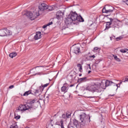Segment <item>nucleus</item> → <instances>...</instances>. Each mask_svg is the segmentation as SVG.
I'll return each instance as SVG.
<instances>
[{"mask_svg":"<svg viewBox=\"0 0 128 128\" xmlns=\"http://www.w3.org/2000/svg\"><path fill=\"white\" fill-rule=\"evenodd\" d=\"M106 90L104 87V80L100 83H93L91 85L84 88L83 89L84 92L88 90V92H102V90Z\"/></svg>","mask_w":128,"mask_h":128,"instance_id":"1","label":"nucleus"},{"mask_svg":"<svg viewBox=\"0 0 128 128\" xmlns=\"http://www.w3.org/2000/svg\"><path fill=\"white\" fill-rule=\"evenodd\" d=\"M78 118L80 120V126L83 128L90 122V117L89 115L86 114L84 112L81 113L78 115Z\"/></svg>","mask_w":128,"mask_h":128,"instance_id":"2","label":"nucleus"},{"mask_svg":"<svg viewBox=\"0 0 128 128\" xmlns=\"http://www.w3.org/2000/svg\"><path fill=\"white\" fill-rule=\"evenodd\" d=\"M68 16L74 22H84V18L81 16H78V14L76 12H71Z\"/></svg>","mask_w":128,"mask_h":128,"instance_id":"3","label":"nucleus"},{"mask_svg":"<svg viewBox=\"0 0 128 128\" xmlns=\"http://www.w3.org/2000/svg\"><path fill=\"white\" fill-rule=\"evenodd\" d=\"M25 106L27 110H30V108L36 109L38 108V103H36V100H30Z\"/></svg>","mask_w":128,"mask_h":128,"instance_id":"4","label":"nucleus"},{"mask_svg":"<svg viewBox=\"0 0 128 128\" xmlns=\"http://www.w3.org/2000/svg\"><path fill=\"white\" fill-rule=\"evenodd\" d=\"M39 10H38V14L36 13V16H38L40 14H42L44 10H48V5L44 3H40L38 6Z\"/></svg>","mask_w":128,"mask_h":128,"instance_id":"5","label":"nucleus"},{"mask_svg":"<svg viewBox=\"0 0 128 128\" xmlns=\"http://www.w3.org/2000/svg\"><path fill=\"white\" fill-rule=\"evenodd\" d=\"M24 110H28V108L25 105H22L19 106L15 111V116H18V114H22Z\"/></svg>","mask_w":128,"mask_h":128,"instance_id":"6","label":"nucleus"},{"mask_svg":"<svg viewBox=\"0 0 128 128\" xmlns=\"http://www.w3.org/2000/svg\"><path fill=\"white\" fill-rule=\"evenodd\" d=\"M122 84V82H120L119 84H116L112 81L106 80L105 82V86L106 87V86H116V88H116V90H118V88L120 86V84Z\"/></svg>","mask_w":128,"mask_h":128,"instance_id":"7","label":"nucleus"},{"mask_svg":"<svg viewBox=\"0 0 128 128\" xmlns=\"http://www.w3.org/2000/svg\"><path fill=\"white\" fill-rule=\"evenodd\" d=\"M114 10V8L110 6L106 5L102 9V12L105 14H112Z\"/></svg>","mask_w":128,"mask_h":128,"instance_id":"8","label":"nucleus"},{"mask_svg":"<svg viewBox=\"0 0 128 128\" xmlns=\"http://www.w3.org/2000/svg\"><path fill=\"white\" fill-rule=\"evenodd\" d=\"M68 84L65 83L64 84L63 86L61 88V90L62 92H68Z\"/></svg>","mask_w":128,"mask_h":128,"instance_id":"9","label":"nucleus"},{"mask_svg":"<svg viewBox=\"0 0 128 128\" xmlns=\"http://www.w3.org/2000/svg\"><path fill=\"white\" fill-rule=\"evenodd\" d=\"M65 23L66 24H76V22H74L68 16L67 18H66L65 20Z\"/></svg>","mask_w":128,"mask_h":128,"instance_id":"10","label":"nucleus"},{"mask_svg":"<svg viewBox=\"0 0 128 128\" xmlns=\"http://www.w3.org/2000/svg\"><path fill=\"white\" fill-rule=\"evenodd\" d=\"M110 22H106V27L105 30H108V28H112V22H114V20L112 18H110Z\"/></svg>","mask_w":128,"mask_h":128,"instance_id":"11","label":"nucleus"},{"mask_svg":"<svg viewBox=\"0 0 128 128\" xmlns=\"http://www.w3.org/2000/svg\"><path fill=\"white\" fill-rule=\"evenodd\" d=\"M42 38V32H36L35 36H34V38L36 40H40V38Z\"/></svg>","mask_w":128,"mask_h":128,"instance_id":"12","label":"nucleus"},{"mask_svg":"<svg viewBox=\"0 0 128 128\" xmlns=\"http://www.w3.org/2000/svg\"><path fill=\"white\" fill-rule=\"evenodd\" d=\"M24 16H28V18H30V20H32V12H26L24 14Z\"/></svg>","mask_w":128,"mask_h":128,"instance_id":"13","label":"nucleus"},{"mask_svg":"<svg viewBox=\"0 0 128 128\" xmlns=\"http://www.w3.org/2000/svg\"><path fill=\"white\" fill-rule=\"evenodd\" d=\"M64 16V13L62 11H58L56 14V18L58 20H60Z\"/></svg>","mask_w":128,"mask_h":128,"instance_id":"14","label":"nucleus"},{"mask_svg":"<svg viewBox=\"0 0 128 128\" xmlns=\"http://www.w3.org/2000/svg\"><path fill=\"white\" fill-rule=\"evenodd\" d=\"M72 52L76 54H79L80 52V47L78 46L74 47L72 50Z\"/></svg>","mask_w":128,"mask_h":128,"instance_id":"15","label":"nucleus"},{"mask_svg":"<svg viewBox=\"0 0 128 128\" xmlns=\"http://www.w3.org/2000/svg\"><path fill=\"white\" fill-rule=\"evenodd\" d=\"M73 124L76 128H78V126H80V124H78V121L74 119L73 120Z\"/></svg>","mask_w":128,"mask_h":128,"instance_id":"16","label":"nucleus"},{"mask_svg":"<svg viewBox=\"0 0 128 128\" xmlns=\"http://www.w3.org/2000/svg\"><path fill=\"white\" fill-rule=\"evenodd\" d=\"M4 29V30H6L5 32L6 36H10L11 34H12V31L6 28H5Z\"/></svg>","mask_w":128,"mask_h":128,"instance_id":"17","label":"nucleus"},{"mask_svg":"<svg viewBox=\"0 0 128 128\" xmlns=\"http://www.w3.org/2000/svg\"><path fill=\"white\" fill-rule=\"evenodd\" d=\"M6 30L4 28L2 30H0V36H6Z\"/></svg>","mask_w":128,"mask_h":128,"instance_id":"18","label":"nucleus"},{"mask_svg":"<svg viewBox=\"0 0 128 128\" xmlns=\"http://www.w3.org/2000/svg\"><path fill=\"white\" fill-rule=\"evenodd\" d=\"M32 94V90H30L26 92L23 96H28V94Z\"/></svg>","mask_w":128,"mask_h":128,"instance_id":"19","label":"nucleus"},{"mask_svg":"<svg viewBox=\"0 0 128 128\" xmlns=\"http://www.w3.org/2000/svg\"><path fill=\"white\" fill-rule=\"evenodd\" d=\"M77 67L78 68L79 72H82V64H78Z\"/></svg>","mask_w":128,"mask_h":128,"instance_id":"20","label":"nucleus"},{"mask_svg":"<svg viewBox=\"0 0 128 128\" xmlns=\"http://www.w3.org/2000/svg\"><path fill=\"white\" fill-rule=\"evenodd\" d=\"M16 54H17L16 52H13L10 53L9 54V56L10 58H14V56H16Z\"/></svg>","mask_w":128,"mask_h":128,"instance_id":"21","label":"nucleus"},{"mask_svg":"<svg viewBox=\"0 0 128 128\" xmlns=\"http://www.w3.org/2000/svg\"><path fill=\"white\" fill-rule=\"evenodd\" d=\"M20 28L16 29L14 30L13 34H18L20 32Z\"/></svg>","mask_w":128,"mask_h":128,"instance_id":"22","label":"nucleus"},{"mask_svg":"<svg viewBox=\"0 0 128 128\" xmlns=\"http://www.w3.org/2000/svg\"><path fill=\"white\" fill-rule=\"evenodd\" d=\"M10 128H18V126L16 123H15L11 125Z\"/></svg>","mask_w":128,"mask_h":128,"instance_id":"23","label":"nucleus"},{"mask_svg":"<svg viewBox=\"0 0 128 128\" xmlns=\"http://www.w3.org/2000/svg\"><path fill=\"white\" fill-rule=\"evenodd\" d=\"M49 12H52V10H54V8L52 6H48L47 5V9Z\"/></svg>","mask_w":128,"mask_h":128,"instance_id":"24","label":"nucleus"},{"mask_svg":"<svg viewBox=\"0 0 128 128\" xmlns=\"http://www.w3.org/2000/svg\"><path fill=\"white\" fill-rule=\"evenodd\" d=\"M86 78L84 77L82 78H80L78 80V82H84V80H86Z\"/></svg>","mask_w":128,"mask_h":128,"instance_id":"25","label":"nucleus"},{"mask_svg":"<svg viewBox=\"0 0 128 128\" xmlns=\"http://www.w3.org/2000/svg\"><path fill=\"white\" fill-rule=\"evenodd\" d=\"M113 57L114 58V60H116L117 62H120V59L118 58V56L116 55H113Z\"/></svg>","mask_w":128,"mask_h":128,"instance_id":"26","label":"nucleus"},{"mask_svg":"<svg viewBox=\"0 0 128 128\" xmlns=\"http://www.w3.org/2000/svg\"><path fill=\"white\" fill-rule=\"evenodd\" d=\"M14 118L16 120H20V116L19 114L16 115V113H14Z\"/></svg>","mask_w":128,"mask_h":128,"instance_id":"27","label":"nucleus"},{"mask_svg":"<svg viewBox=\"0 0 128 128\" xmlns=\"http://www.w3.org/2000/svg\"><path fill=\"white\" fill-rule=\"evenodd\" d=\"M52 126H54V125L51 122H50L47 126L46 128H52Z\"/></svg>","mask_w":128,"mask_h":128,"instance_id":"28","label":"nucleus"},{"mask_svg":"<svg viewBox=\"0 0 128 128\" xmlns=\"http://www.w3.org/2000/svg\"><path fill=\"white\" fill-rule=\"evenodd\" d=\"M128 50L126 48L124 49V50H120V52L123 54H124V52H128Z\"/></svg>","mask_w":128,"mask_h":128,"instance_id":"29","label":"nucleus"},{"mask_svg":"<svg viewBox=\"0 0 128 128\" xmlns=\"http://www.w3.org/2000/svg\"><path fill=\"white\" fill-rule=\"evenodd\" d=\"M123 38L124 37L122 36H120L119 37H118L116 38V40H117V42H118V40H120Z\"/></svg>","mask_w":128,"mask_h":128,"instance_id":"30","label":"nucleus"},{"mask_svg":"<svg viewBox=\"0 0 128 128\" xmlns=\"http://www.w3.org/2000/svg\"><path fill=\"white\" fill-rule=\"evenodd\" d=\"M44 87L43 86H40V92H42L44 90Z\"/></svg>","mask_w":128,"mask_h":128,"instance_id":"31","label":"nucleus"},{"mask_svg":"<svg viewBox=\"0 0 128 128\" xmlns=\"http://www.w3.org/2000/svg\"><path fill=\"white\" fill-rule=\"evenodd\" d=\"M66 116L67 118H70V112L66 113Z\"/></svg>","mask_w":128,"mask_h":128,"instance_id":"32","label":"nucleus"},{"mask_svg":"<svg viewBox=\"0 0 128 128\" xmlns=\"http://www.w3.org/2000/svg\"><path fill=\"white\" fill-rule=\"evenodd\" d=\"M62 118H64V120H66L67 118L66 115V114H62Z\"/></svg>","mask_w":128,"mask_h":128,"instance_id":"33","label":"nucleus"},{"mask_svg":"<svg viewBox=\"0 0 128 128\" xmlns=\"http://www.w3.org/2000/svg\"><path fill=\"white\" fill-rule=\"evenodd\" d=\"M122 2H124L125 4H127V6H128V0H123Z\"/></svg>","mask_w":128,"mask_h":128,"instance_id":"34","label":"nucleus"},{"mask_svg":"<svg viewBox=\"0 0 128 128\" xmlns=\"http://www.w3.org/2000/svg\"><path fill=\"white\" fill-rule=\"evenodd\" d=\"M44 102H48V96L46 97V98L44 100Z\"/></svg>","mask_w":128,"mask_h":128,"instance_id":"35","label":"nucleus"},{"mask_svg":"<svg viewBox=\"0 0 128 128\" xmlns=\"http://www.w3.org/2000/svg\"><path fill=\"white\" fill-rule=\"evenodd\" d=\"M48 84H50V83H47V84H45L44 86H43L44 88H46V86H48Z\"/></svg>","mask_w":128,"mask_h":128,"instance_id":"36","label":"nucleus"},{"mask_svg":"<svg viewBox=\"0 0 128 128\" xmlns=\"http://www.w3.org/2000/svg\"><path fill=\"white\" fill-rule=\"evenodd\" d=\"M60 124H61V126H64V121H62V120H60Z\"/></svg>","mask_w":128,"mask_h":128,"instance_id":"37","label":"nucleus"},{"mask_svg":"<svg viewBox=\"0 0 128 128\" xmlns=\"http://www.w3.org/2000/svg\"><path fill=\"white\" fill-rule=\"evenodd\" d=\"M14 88V85H12L10 86H9V88Z\"/></svg>","mask_w":128,"mask_h":128,"instance_id":"38","label":"nucleus"},{"mask_svg":"<svg viewBox=\"0 0 128 128\" xmlns=\"http://www.w3.org/2000/svg\"><path fill=\"white\" fill-rule=\"evenodd\" d=\"M100 50V48L98 47L94 48V50Z\"/></svg>","mask_w":128,"mask_h":128,"instance_id":"39","label":"nucleus"},{"mask_svg":"<svg viewBox=\"0 0 128 128\" xmlns=\"http://www.w3.org/2000/svg\"><path fill=\"white\" fill-rule=\"evenodd\" d=\"M111 26V28H116V26L115 24H114V23H112V24Z\"/></svg>","mask_w":128,"mask_h":128,"instance_id":"40","label":"nucleus"},{"mask_svg":"<svg viewBox=\"0 0 128 128\" xmlns=\"http://www.w3.org/2000/svg\"><path fill=\"white\" fill-rule=\"evenodd\" d=\"M52 24V22H50L49 23H48L47 24V26H50V24Z\"/></svg>","mask_w":128,"mask_h":128,"instance_id":"41","label":"nucleus"},{"mask_svg":"<svg viewBox=\"0 0 128 128\" xmlns=\"http://www.w3.org/2000/svg\"><path fill=\"white\" fill-rule=\"evenodd\" d=\"M88 66L89 68V70H92V68L90 67V64H88Z\"/></svg>","mask_w":128,"mask_h":128,"instance_id":"42","label":"nucleus"},{"mask_svg":"<svg viewBox=\"0 0 128 128\" xmlns=\"http://www.w3.org/2000/svg\"><path fill=\"white\" fill-rule=\"evenodd\" d=\"M46 26H48V24H46V25H44V26H43V28H46Z\"/></svg>","mask_w":128,"mask_h":128,"instance_id":"43","label":"nucleus"},{"mask_svg":"<svg viewBox=\"0 0 128 128\" xmlns=\"http://www.w3.org/2000/svg\"><path fill=\"white\" fill-rule=\"evenodd\" d=\"M128 82V78H125V80L124 81V82Z\"/></svg>","mask_w":128,"mask_h":128,"instance_id":"44","label":"nucleus"},{"mask_svg":"<svg viewBox=\"0 0 128 128\" xmlns=\"http://www.w3.org/2000/svg\"><path fill=\"white\" fill-rule=\"evenodd\" d=\"M90 58H96V56L93 55L90 56Z\"/></svg>","mask_w":128,"mask_h":128,"instance_id":"45","label":"nucleus"},{"mask_svg":"<svg viewBox=\"0 0 128 128\" xmlns=\"http://www.w3.org/2000/svg\"><path fill=\"white\" fill-rule=\"evenodd\" d=\"M89 98H94V96H89L88 97Z\"/></svg>","mask_w":128,"mask_h":128,"instance_id":"46","label":"nucleus"},{"mask_svg":"<svg viewBox=\"0 0 128 128\" xmlns=\"http://www.w3.org/2000/svg\"><path fill=\"white\" fill-rule=\"evenodd\" d=\"M74 86V84L70 85V88H72V86Z\"/></svg>","mask_w":128,"mask_h":128,"instance_id":"47","label":"nucleus"},{"mask_svg":"<svg viewBox=\"0 0 128 128\" xmlns=\"http://www.w3.org/2000/svg\"><path fill=\"white\" fill-rule=\"evenodd\" d=\"M90 72H92V71H91V70H89V71L88 72V74H90Z\"/></svg>","mask_w":128,"mask_h":128,"instance_id":"48","label":"nucleus"},{"mask_svg":"<svg viewBox=\"0 0 128 128\" xmlns=\"http://www.w3.org/2000/svg\"><path fill=\"white\" fill-rule=\"evenodd\" d=\"M61 128H64V125L61 126Z\"/></svg>","mask_w":128,"mask_h":128,"instance_id":"49","label":"nucleus"},{"mask_svg":"<svg viewBox=\"0 0 128 128\" xmlns=\"http://www.w3.org/2000/svg\"><path fill=\"white\" fill-rule=\"evenodd\" d=\"M79 76H82V74H80Z\"/></svg>","mask_w":128,"mask_h":128,"instance_id":"50","label":"nucleus"},{"mask_svg":"<svg viewBox=\"0 0 128 128\" xmlns=\"http://www.w3.org/2000/svg\"><path fill=\"white\" fill-rule=\"evenodd\" d=\"M68 128H70V126H68Z\"/></svg>","mask_w":128,"mask_h":128,"instance_id":"51","label":"nucleus"},{"mask_svg":"<svg viewBox=\"0 0 128 128\" xmlns=\"http://www.w3.org/2000/svg\"><path fill=\"white\" fill-rule=\"evenodd\" d=\"M112 96H114V94L113 95H111Z\"/></svg>","mask_w":128,"mask_h":128,"instance_id":"52","label":"nucleus"},{"mask_svg":"<svg viewBox=\"0 0 128 128\" xmlns=\"http://www.w3.org/2000/svg\"><path fill=\"white\" fill-rule=\"evenodd\" d=\"M26 128H30L29 127H26Z\"/></svg>","mask_w":128,"mask_h":128,"instance_id":"53","label":"nucleus"},{"mask_svg":"<svg viewBox=\"0 0 128 128\" xmlns=\"http://www.w3.org/2000/svg\"><path fill=\"white\" fill-rule=\"evenodd\" d=\"M49 80H50V79H49Z\"/></svg>","mask_w":128,"mask_h":128,"instance_id":"54","label":"nucleus"}]
</instances>
